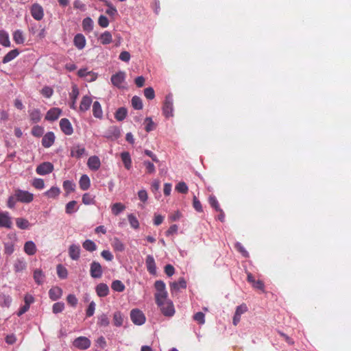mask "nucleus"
<instances>
[{
  "instance_id": "1",
  "label": "nucleus",
  "mask_w": 351,
  "mask_h": 351,
  "mask_svg": "<svg viewBox=\"0 0 351 351\" xmlns=\"http://www.w3.org/2000/svg\"><path fill=\"white\" fill-rule=\"evenodd\" d=\"M156 293L154 294L156 303L160 304L161 302L168 300V293L166 291V286L162 280H156L154 283Z\"/></svg>"
},
{
  "instance_id": "2",
  "label": "nucleus",
  "mask_w": 351,
  "mask_h": 351,
  "mask_svg": "<svg viewBox=\"0 0 351 351\" xmlns=\"http://www.w3.org/2000/svg\"><path fill=\"white\" fill-rule=\"evenodd\" d=\"M162 313L167 317H172L175 313V309L173 302L170 300H166L157 304Z\"/></svg>"
},
{
  "instance_id": "3",
  "label": "nucleus",
  "mask_w": 351,
  "mask_h": 351,
  "mask_svg": "<svg viewBox=\"0 0 351 351\" xmlns=\"http://www.w3.org/2000/svg\"><path fill=\"white\" fill-rule=\"evenodd\" d=\"M15 192L16 198L21 203L29 204L34 200V194L27 191L16 189Z\"/></svg>"
},
{
  "instance_id": "4",
  "label": "nucleus",
  "mask_w": 351,
  "mask_h": 351,
  "mask_svg": "<svg viewBox=\"0 0 351 351\" xmlns=\"http://www.w3.org/2000/svg\"><path fill=\"white\" fill-rule=\"evenodd\" d=\"M130 318L135 325H143L146 320L144 313L138 308L132 309L130 312Z\"/></svg>"
},
{
  "instance_id": "5",
  "label": "nucleus",
  "mask_w": 351,
  "mask_h": 351,
  "mask_svg": "<svg viewBox=\"0 0 351 351\" xmlns=\"http://www.w3.org/2000/svg\"><path fill=\"white\" fill-rule=\"evenodd\" d=\"M30 12L32 17L36 21H40L44 17L43 8L38 3H34L31 6Z\"/></svg>"
},
{
  "instance_id": "6",
  "label": "nucleus",
  "mask_w": 351,
  "mask_h": 351,
  "mask_svg": "<svg viewBox=\"0 0 351 351\" xmlns=\"http://www.w3.org/2000/svg\"><path fill=\"white\" fill-rule=\"evenodd\" d=\"M90 344V341L86 337H79L73 341V346L80 350L88 349Z\"/></svg>"
},
{
  "instance_id": "7",
  "label": "nucleus",
  "mask_w": 351,
  "mask_h": 351,
  "mask_svg": "<svg viewBox=\"0 0 351 351\" xmlns=\"http://www.w3.org/2000/svg\"><path fill=\"white\" fill-rule=\"evenodd\" d=\"M173 99L171 96H167L165 98V101L164 102L162 111L163 114L166 117H169L173 116Z\"/></svg>"
},
{
  "instance_id": "8",
  "label": "nucleus",
  "mask_w": 351,
  "mask_h": 351,
  "mask_svg": "<svg viewBox=\"0 0 351 351\" xmlns=\"http://www.w3.org/2000/svg\"><path fill=\"white\" fill-rule=\"evenodd\" d=\"M53 170V165L49 162H45L39 165L36 169V171L39 175H46Z\"/></svg>"
},
{
  "instance_id": "9",
  "label": "nucleus",
  "mask_w": 351,
  "mask_h": 351,
  "mask_svg": "<svg viewBox=\"0 0 351 351\" xmlns=\"http://www.w3.org/2000/svg\"><path fill=\"white\" fill-rule=\"evenodd\" d=\"M90 273L91 277L94 278H99L102 276V268L99 263L93 261L90 264Z\"/></svg>"
},
{
  "instance_id": "10",
  "label": "nucleus",
  "mask_w": 351,
  "mask_h": 351,
  "mask_svg": "<svg viewBox=\"0 0 351 351\" xmlns=\"http://www.w3.org/2000/svg\"><path fill=\"white\" fill-rule=\"evenodd\" d=\"M247 311V306L245 304H242L237 307L232 320V323L234 326H237L239 323L241 315Z\"/></svg>"
},
{
  "instance_id": "11",
  "label": "nucleus",
  "mask_w": 351,
  "mask_h": 351,
  "mask_svg": "<svg viewBox=\"0 0 351 351\" xmlns=\"http://www.w3.org/2000/svg\"><path fill=\"white\" fill-rule=\"evenodd\" d=\"M60 127L62 132L66 135H71L73 132V129L71 122L66 118L60 120Z\"/></svg>"
},
{
  "instance_id": "12",
  "label": "nucleus",
  "mask_w": 351,
  "mask_h": 351,
  "mask_svg": "<svg viewBox=\"0 0 351 351\" xmlns=\"http://www.w3.org/2000/svg\"><path fill=\"white\" fill-rule=\"evenodd\" d=\"M80 247L79 245L72 244L69 246L68 253L73 261H77L80 257Z\"/></svg>"
},
{
  "instance_id": "13",
  "label": "nucleus",
  "mask_w": 351,
  "mask_h": 351,
  "mask_svg": "<svg viewBox=\"0 0 351 351\" xmlns=\"http://www.w3.org/2000/svg\"><path fill=\"white\" fill-rule=\"evenodd\" d=\"M12 220L8 212H0V227L10 228Z\"/></svg>"
},
{
  "instance_id": "14",
  "label": "nucleus",
  "mask_w": 351,
  "mask_h": 351,
  "mask_svg": "<svg viewBox=\"0 0 351 351\" xmlns=\"http://www.w3.org/2000/svg\"><path fill=\"white\" fill-rule=\"evenodd\" d=\"M125 73L123 71H119L116 74L112 75L111 82L112 84L118 88L121 87L122 83L124 82Z\"/></svg>"
},
{
  "instance_id": "15",
  "label": "nucleus",
  "mask_w": 351,
  "mask_h": 351,
  "mask_svg": "<svg viewBox=\"0 0 351 351\" xmlns=\"http://www.w3.org/2000/svg\"><path fill=\"white\" fill-rule=\"evenodd\" d=\"M55 141V135L52 132L46 133L42 139V145L45 148L50 147Z\"/></svg>"
},
{
  "instance_id": "16",
  "label": "nucleus",
  "mask_w": 351,
  "mask_h": 351,
  "mask_svg": "<svg viewBox=\"0 0 351 351\" xmlns=\"http://www.w3.org/2000/svg\"><path fill=\"white\" fill-rule=\"evenodd\" d=\"M88 168L93 171H97L101 166V162L99 157L96 156H90L87 162Z\"/></svg>"
},
{
  "instance_id": "17",
  "label": "nucleus",
  "mask_w": 351,
  "mask_h": 351,
  "mask_svg": "<svg viewBox=\"0 0 351 351\" xmlns=\"http://www.w3.org/2000/svg\"><path fill=\"white\" fill-rule=\"evenodd\" d=\"M61 114V110L58 108H51L46 114L45 119L53 121L58 119Z\"/></svg>"
},
{
  "instance_id": "18",
  "label": "nucleus",
  "mask_w": 351,
  "mask_h": 351,
  "mask_svg": "<svg viewBox=\"0 0 351 351\" xmlns=\"http://www.w3.org/2000/svg\"><path fill=\"white\" fill-rule=\"evenodd\" d=\"M104 136L108 139H117L120 136V131L117 127L112 126L106 132Z\"/></svg>"
},
{
  "instance_id": "19",
  "label": "nucleus",
  "mask_w": 351,
  "mask_h": 351,
  "mask_svg": "<svg viewBox=\"0 0 351 351\" xmlns=\"http://www.w3.org/2000/svg\"><path fill=\"white\" fill-rule=\"evenodd\" d=\"M62 290L59 287H53L49 291V298L53 301H56L61 298Z\"/></svg>"
},
{
  "instance_id": "20",
  "label": "nucleus",
  "mask_w": 351,
  "mask_h": 351,
  "mask_svg": "<svg viewBox=\"0 0 351 351\" xmlns=\"http://www.w3.org/2000/svg\"><path fill=\"white\" fill-rule=\"evenodd\" d=\"M145 264L147 271L152 274H156V267L154 258L152 255H147L145 259Z\"/></svg>"
},
{
  "instance_id": "21",
  "label": "nucleus",
  "mask_w": 351,
  "mask_h": 351,
  "mask_svg": "<svg viewBox=\"0 0 351 351\" xmlns=\"http://www.w3.org/2000/svg\"><path fill=\"white\" fill-rule=\"evenodd\" d=\"M95 291L99 297H106L109 294V288L105 283L97 285Z\"/></svg>"
},
{
  "instance_id": "22",
  "label": "nucleus",
  "mask_w": 351,
  "mask_h": 351,
  "mask_svg": "<svg viewBox=\"0 0 351 351\" xmlns=\"http://www.w3.org/2000/svg\"><path fill=\"white\" fill-rule=\"evenodd\" d=\"M91 104V97L88 95L84 96L80 104V111L83 112H86L90 108Z\"/></svg>"
},
{
  "instance_id": "23",
  "label": "nucleus",
  "mask_w": 351,
  "mask_h": 351,
  "mask_svg": "<svg viewBox=\"0 0 351 351\" xmlns=\"http://www.w3.org/2000/svg\"><path fill=\"white\" fill-rule=\"evenodd\" d=\"M37 248L36 244L32 241H27L24 245V252L29 256L34 255L36 253Z\"/></svg>"
},
{
  "instance_id": "24",
  "label": "nucleus",
  "mask_w": 351,
  "mask_h": 351,
  "mask_svg": "<svg viewBox=\"0 0 351 351\" xmlns=\"http://www.w3.org/2000/svg\"><path fill=\"white\" fill-rule=\"evenodd\" d=\"M73 42L75 46L79 49H82L86 45L85 37L82 34H77L75 35Z\"/></svg>"
},
{
  "instance_id": "25",
  "label": "nucleus",
  "mask_w": 351,
  "mask_h": 351,
  "mask_svg": "<svg viewBox=\"0 0 351 351\" xmlns=\"http://www.w3.org/2000/svg\"><path fill=\"white\" fill-rule=\"evenodd\" d=\"M31 121L34 123L39 122L41 119V113L38 109H32L28 111Z\"/></svg>"
},
{
  "instance_id": "26",
  "label": "nucleus",
  "mask_w": 351,
  "mask_h": 351,
  "mask_svg": "<svg viewBox=\"0 0 351 351\" xmlns=\"http://www.w3.org/2000/svg\"><path fill=\"white\" fill-rule=\"evenodd\" d=\"M77 75L80 77H87L88 75H92L90 79H86L89 82L94 81L97 79V75L95 73L92 71H88L86 69H81L78 71Z\"/></svg>"
},
{
  "instance_id": "27",
  "label": "nucleus",
  "mask_w": 351,
  "mask_h": 351,
  "mask_svg": "<svg viewBox=\"0 0 351 351\" xmlns=\"http://www.w3.org/2000/svg\"><path fill=\"white\" fill-rule=\"evenodd\" d=\"M186 287V282L183 278H180L178 282H173L170 284V289L171 291H178L180 288L185 289Z\"/></svg>"
},
{
  "instance_id": "28",
  "label": "nucleus",
  "mask_w": 351,
  "mask_h": 351,
  "mask_svg": "<svg viewBox=\"0 0 351 351\" xmlns=\"http://www.w3.org/2000/svg\"><path fill=\"white\" fill-rule=\"evenodd\" d=\"M85 152L86 149L84 147L77 145L71 149V156L72 157L80 158L85 154Z\"/></svg>"
},
{
  "instance_id": "29",
  "label": "nucleus",
  "mask_w": 351,
  "mask_h": 351,
  "mask_svg": "<svg viewBox=\"0 0 351 351\" xmlns=\"http://www.w3.org/2000/svg\"><path fill=\"white\" fill-rule=\"evenodd\" d=\"M121 158L125 168L128 170L130 169L132 167V159L130 153L128 152H122L121 154Z\"/></svg>"
},
{
  "instance_id": "30",
  "label": "nucleus",
  "mask_w": 351,
  "mask_h": 351,
  "mask_svg": "<svg viewBox=\"0 0 351 351\" xmlns=\"http://www.w3.org/2000/svg\"><path fill=\"white\" fill-rule=\"evenodd\" d=\"M93 114L95 117L98 119H101L103 117V111L101 104L97 101H95L93 104Z\"/></svg>"
},
{
  "instance_id": "31",
  "label": "nucleus",
  "mask_w": 351,
  "mask_h": 351,
  "mask_svg": "<svg viewBox=\"0 0 351 351\" xmlns=\"http://www.w3.org/2000/svg\"><path fill=\"white\" fill-rule=\"evenodd\" d=\"M14 270L16 273L21 272L25 269L26 263L23 258H17L14 263Z\"/></svg>"
},
{
  "instance_id": "32",
  "label": "nucleus",
  "mask_w": 351,
  "mask_h": 351,
  "mask_svg": "<svg viewBox=\"0 0 351 351\" xmlns=\"http://www.w3.org/2000/svg\"><path fill=\"white\" fill-rule=\"evenodd\" d=\"M19 54V51L18 49H12L10 51H9L3 58V63L6 64L9 62L14 60L15 58H16Z\"/></svg>"
},
{
  "instance_id": "33",
  "label": "nucleus",
  "mask_w": 351,
  "mask_h": 351,
  "mask_svg": "<svg viewBox=\"0 0 351 351\" xmlns=\"http://www.w3.org/2000/svg\"><path fill=\"white\" fill-rule=\"evenodd\" d=\"M80 187L83 191H86L89 189L90 185V181L87 175H82L80 178Z\"/></svg>"
},
{
  "instance_id": "34",
  "label": "nucleus",
  "mask_w": 351,
  "mask_h": 351,
  "mask_svg": "<svg viewBox=\"0 0 351 351\" xmlns=\"http://www.w3.org/2000/svg\"><path fill=\"white\" fill-rule=\"evenodd\" d=\"M100 43L102 45H108L112 43V36L110 32L106 31L99 36Z\"/></svg>"
},
{
  "instance_id": "35",
  "label": "nucleus",
  "mask_w": 351,
  "mask_h": 351,
  "mask_svg": "<svg viewBox=\"0 0 351 351\" xmlns=\"http://www.w3.org/2000/svg\"><path fill=\"white\" fill-rule=\"evenodd\" d=\"M0 44L6 47L10 46L9 35L4 30H0Z\"/></svg>"
},
{
  "instance_id": "36",
  "label": "nucleus",
  "mask_w": 351,
  "mask_h": 351,
  "mask_svg": "<svg viewBox=\"0 0 351 351\" xmlns=\"http://www.w3.org/2000/svg\"><path fill=\"white\" fill-rule=\"evenodd\" d=\"M82 247L88 252H93L97 250V245L94 241L90 239H86L82 243Z\"/></svg>"
},
{
  "instance_id": "37",
  "label": "nucleus",
  "mask_w": 351,
  "mask_h": 351,
  "mask_svg": "<svg viewBox=\"0 0 351 351\" xmlns=\"http://www.w3.org/2000/svg\"><path fill=\"white\" fill-rule=\"evenodd\" d=\"M45 276L41 269H36L34 271V279L38 285H42L44 282Z\"/></svg>"
},
{
  "instance_id": "38",
  "label": "nucleus",
  "mask_w": 351,
  "mask_h": 351,
  "mask_svg": "<svg viewBox=\"0 0 351 351\" xmlns=\"http://www.w3.org/2000/svg\"><path fill=\"white\" fill-rule=\"evenodd\" d=\"M79 95V90L76 85H74L72 88V91L70 93L71 99L72 100V102L70 105V107L73 109H75V103L76 99Z\"/></svg>"
},
{
  "instance_id": "39",
  "label": "nucleus",
  "mask_w": 351,
  "mask_h": 351,
  "mask_svg": "<svg viewBox=\"0 0 351 351\" xmlns=\"http://www.w3.org/2000/svg\"><path fill=\"white\" fill-rule=\"evenodd\" d=\"M111 244L114 251L123 252L125 250L124 244L118 238H114Z\"/></svg>"
},
{
  "instance_id": "40",
  "label": "nucleus",
  "mask_w": 351,
  "mask_h": 351,
  "mask_svg": "<svg viewBox=\"0 0 351 351\" xmlns=\"http://www.w3.org/2000/svg\"><path fill=\"white\" fill-rule=\"evenodd\" d=\"M125 209V206L122 203H115L111 206L112 213L114 215H118Z\"/></svg>"
},
{
  "instance_id": "41",
  "label": "nucleus",
  "mask_w": 351,
  "mask_h": 351,
  "mask_svg": "<svg viewBox=\"0 0 351 351\" xmlns=\"http://www.w3.org/2000/svg\"><path fill=\"white\" fill-rule=\"evenodd\" d=\"M127 113L128 111L126 108L121 107L117 109L115 112L114 117L117 121H121L125 119Z\"/></svg>"
},
{
  "instance_id": "42",
  "label": "nucleus",
  "mask_w": 351,
  "mask_h": 351,
  "mask_svg": "<svg viewBox=\"0 0 351 351\" xmlns=\"http://www.w3.org/2000/svg\"><path fill=\"white\" fill-rule=\"evenodd\" d=\"M13 40L16 44H23L25 42V37L23 32L20 29L16 30L13 33Z\"/></svg>"
},
{
  "instance_id": "43",
  "label": "nucleus",
  "mask_w": 351,
  "mask_h": 351,
  "mask_svg": "<svg viewBox=\"0 0 351 351\" xmlns=\"http://www.w3.org/2000/svg\"><path fill=\"white\" fill-rule=\"evenodd\" d=\"M111 288L114 291L117 292H123L125 287L123 285V283L119 280H114L111 284Z\"/></svg>"
},
{
  "instance_id": "44",
  "label": "nucleus",
  "mask_w": 351,
  "mask_h": 351,
  "mask_svg": "<svg viewBox=\"0 0 351 351\" xmlns=\"http://www.w3.org/2000/svg\"><path fill=\"white\" fill-rule=\"evenodd\" d=\"M82 202L85 205L95 204V197L89 193H84L82 196Z\"/></svg>"
},
{
  "instance_id": "45",
  "label": "nucleus",
  "mask_w": 351,
  "mask_h": 351,
  "mask_svg": "<svg viewBox=\"0 0 351 351\" xmlns=\"http://www.w3.org/2000/svg\"><path fill=\"white\" fill-rule=\"evenodd\" d=\"M60 193V190L58 187L52 186L49 190L45 193V195L49 198H56Z\"/></svg>"
},
{
  "instance_id": "46",
  "label": "nucleus",
  "mask_w": 351,
  "mask_h": 351,
  "mask_svg": "<svg viewBox=\"0 0 351 351\" xmlns=\"http://www.w3.org/2000/svg\"><path fill=\"white\" fill-rule=\"evenodd\" d=\"M16 226L21 230L27 229L29 226V222L28 220L21 217L16 219Z\"/></svg>"
},
{
  "instance_id": "47",
  "label": "nucleus",
  "mask_w": 351,
  "mask_h": 351,
  "mask_svg": "<svg viewBox=\"0 0 351 351\" xmlns=\"http://www.w3.org/2000/svg\"><path fill=\"white\" fill-rule=\"evenodd\" d=\"M82 27L84 31L91 32L93 29V21L90 17L85 18L82 21Z\"/></svg>"
},
{
  "instance_id": "48",
  "label": "nucleus",
  "mask_w": 351,
  "mask_h": 351,
  "mask_svg": "<svg viewBox=\"0 0 351 351\" xmlns=\"http://www.w3.org/2000/svg\"><path fill=\"white\" fill-rule=\"evenodd\" d=\"M113 322L114 326L119 327L123 325V317L122 313L120 311H117L113 315Z\"/></svg>"
},
{
  "instance_id": "49",
  "label": "nucleus",
  "mask_w": 351,
  "mask_h": 351,
  "mask_svg": "<svg viewBox=\"0 0 351 351\" xmlns=\"http://www.w3.org/2000/svg\"><path fill=\"white\" fill-rule=\"evenodd\" d=\"M132 106L136 110H141L143 107L142 99L138 96L132 98Z\"/></svg>"
},
{
  "instance_id": "50",
  "label": "nucleus",
  "mask_w": 351,
  "mask_h": 351,
  "mask_svg": "<svg viewBox=\"0 0 351 351\" xmlns=\"http://www.w3.org/2000/svg\"><path fill=\"white\" fill-rule=\"evenodd\" d=\"M57 274L60 278L65 279L67 278L68 271L66 267L59 264L57 266Z\"/></svg>"
},
{
  "instance_id": "51",
  "label": "nucleus",
  "mask_w": 351,
  "mask_h": 351,
  "mask_svg": "<svg viewBox=\"0 0 351 351\" xmlns=\"http://www.w3.org/2000/svg\"><path fill=\"white\" fill-rule=\"evenodd\" d=\"M12 303V298L10 295H1L0 296V305L3 307H9Z\"/></svg>"
},
{
  "instance_id": "52",
  "label": "nucleus",
  "mask_w": 351,
  "mask_h": 351,
  "mask_svg": "<svg viewBox=\"0 0 351 351\" xmlns=\"http://www.w3.org/2000/svg\"><path fill=\"white\" fill-rule=\"evenodd\" d=\"M128 219L132 228L134 229H138L139 228V222L135 215L133 214H129L128 215Z\"/></svg>"
},
{
  "instance_id": "53",
  "label": "nucleus",
  "mask_w": 351,
  "mask_h": 351,
  "mask_svg": "<svg viewBox=\"0 0 351 351\" xmlns=\"http://www.w3.org/2000/svg\"><path fill=\"white\" fill-rule=\"evenodd\" d=\"M97 324L100 326L106 327L110 324V320L106 314H102L98 317Z\"/></svg>"
},
{
  "instance_id": "54",
  "label": "nucleus",
  "mask_w": 351,
  "mask_h": 351,
  "mask_svg": "<svg viewBox=\"0 0 351 351\" xmlns=\"http://www.w3.org/2000/svg\"><path fill=\"white\" fill-rule=\"evenodd\" d=\"M105 4L108 6V9L106 10V13L110 16H114L117 14V10L114 6L112 5V4L109 2L108 1H105Z\"/></svg>"
},
{
  "instance_id": "55",
  "label": "nucleus",
  "mask_w": 351,
  "mask_h": 351,
  "mask_svg": "<svg viewBox=\"0 0 351 351\" xmlns=\"http://www.w3.org/2000/svg\"><path fill=\"white\" fill-rule=\"evenodd\" d=\"M19 202L18 199L16 196V192L15 190L14 191V194L10 195L7 201V206L9 208H14L15 207V205L16 202Z\"/></svg>"
},
{
  "instance_id": "56",
  "label": "nucleus",
  "mask_w": 351,
  "mask_h": 351,
  "mask_svg": "<svg viewBox=\"0 0 351 351\" xmlns=\"http://www.w3.org/2000/svg\"><path fill=\"white\" fill-rule=\"evenodd\" d=\"M146 169V173L149 174L154 173L156 171L154 165L149 160H144L143 162Z\"/></svg>"
},
{
  "instance_id": "57",
  "label": "nucleus",
  "mask_w": 351,
  "mask_h": 351,
  "mask_svg": "<svg viewBox=\"0 0 351 351\" xmlns=\"http://www.w3.org/2000/svg\"><path fill=\"white\" fill-rule=\"evenodd\" d=\"M76 204H77V202L75 200L71 201L69 203H67L66 205V208H65L66 213L67 214L70 215V214H72L73 213H74L75 211H76L77 210V209L75 208Z\"/></svg>"
},
{
  "instance_id": "58",
  "label": "nucleus",
  "mask_w": 351,
  "mask_h": 351,
  "mask_svg": "<svg viewBox=\"0 0 351 351\" xmlns=\"http://www.w3.org/2000/svg\"><path fill=\"white\" fill-rule=\"evenodd\" d=\"M145 129L147 132H151L155 129V123L150 117H147L145 119Z\"/></svg>"
},
{
  "instance_id": "59",
  "label": "nucleus",
  "mask_w": 351,
  "mask_h": 351,
  "mask_svg": "<svg viewBox=\"0 0 351 351\" xmlns=\"http://www.w3.org/2000/svg\"><path fill=\"white\" fill-rule=\"evenodd\" d=\"M234 247L237 249V250L239 252L243 257H249V253L241 243L237 242L234 245Z\"/></svg>"
},
{
  "instance_id": "60",
  "label": "nucleus",
  "mask_w": 351,
  "mask_h": 351,
  "mask_svg": "<svg viewBox=\"0 0 351 351\" xmlns=\"http://www.w3.org/2000/svg\"><path fill=\"white\" fill-rule=\"evenodd\" d=\"M176 189L181 193L186 194L189 191V188L184 182H180L176 186Z\"/></svg>"
},
{
  "instance_id": "61",
  "label": "nucleus",
  "mask_w": 351,
  "mask_h": 351,
  "mask_svg": "<svg viewBox=\"0 0 351 351\" xmlns=\"http://www.w3.org/2000/svg\"><path fill=\"white\" fill-rule=\"evenodd\" d=\"M208 202L210 206L215 208L216 211L219 210L221 209L219 206V204L217 199V198L214 195H210L208 198Z\"/></svg>"
},
{
  "instance_id": "62",
  "label": "nucleus",
  "mask_w": 351,
  "mask_h": 351,
  "mask_svg": "<svg viewBox=\"0 0 351 351\" xmlns=\"http://www.w3.org/2000/svg\"><path fill=\"white\" fill-rule=\"evenodd\" d=\"M193 206L196 211L199 213L203 212L202 204L195 195L193 198Z\"/></svg>"
},
{
  "instance_id": "63",
  "label": "nucleus",
  "mask_w": 351,
  "mask_h": 351,
  "mask_svg": "<svg viewBox=\"0 0 351 351\" xmlns=\"http://www.w3.org/2000/svg\"><path fill=\"white\" fill-rule=\"evenodd\" d=\"M64 309V304L63 302H56L53 304L52 307V311L55 314L61 313Z\"/></svg>"
},
{
  "instance_id": "64",
  "label": "nucleus",
  "mask_w": 351,
  "mask_h": 351,
  "mask_svg": "<svg viewBox=\"0 0 351 351\" xmlns=\"http://www.w3.org/2000/svg\"><path fill=\"white\" fill-rule=\"evenodd\" d=\"M32 184L37 189H43L45 186L44 180L41 178H35Z\"/></svg>"
}]
</instances>
